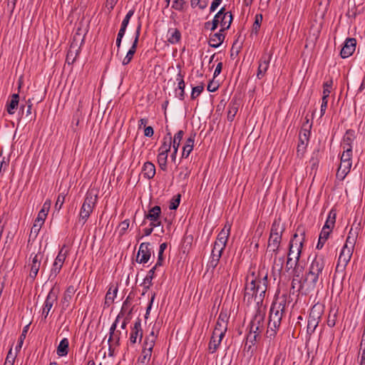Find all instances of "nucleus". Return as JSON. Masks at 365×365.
Masks as SVG:
<instances>
[{
  "label": "nucleus",
  "mask_w": 365,
  "mask_h": 365,
  "mask_svg": "<svg viewBox=\"0 0 365 365\" xmlns=\"http://www.w3.org/2000/svg\"><path fill=\"white\" fill-rule=\"evenodd\" d=\"M155 337L154 331H151V334L145 339L143 349L149 350L152 352L155 344Z\"/></svg>",
  "instance_id": "38"
},
{
  "label": "nucleus",
  "mask_w": 365,
  "mask_h": 365,
  "mask_svg": "<svg viewBox=\"0 0 365 365\" xmlns=\"http://www.w3.org/2000/svg\"><path fill=\"white\" fill-rule=\"evenodd\" d=\"M168 154L158 153V163L160 168L163 170H167V160Z\"/></svg>",
  "instance_id": "42"
},
{
  "label": "nucleus",
  "mask_w": 365,
  "mask_h": 365,
  "mask_svg": "<svg viewBox=\"0 0 365 365\" xmlns=\"http://www.w3.org/2000/svg\"><path fill=\"white\" fill-rule=\"evenodd\" d=\"M77 55V49L73 45L71 46L66 56V61L68 63H73L75 61Z\"/></svg>",
  "instance_id": "46"
},
{
  "label": "nucleus",
  "mask_w": 365,
  "mask_h": 365,
  "mask_svg": "<svg viewBox=\"0 0 365 365\" xmlns=\"http://www.w3.org/2000/svg\"><path fill=\"white\" fill-rule=\"evenodd\" d=\"M64 247L65 246L61 249L53 263L52 268L49 274V279L51 280H53L56 277L65 262L68 252L66 250L64 251Z\"/></svg>",
  "instance_id": "11"
},
{
  "label": "nucleus",
  "mask_w": 365,
  "mask_h": 365,
  "mask_svg": "<svg viewBox=\"0 0 365 365\" xmlns=\"http://www.w3.org/2000/svg\"><path fill=\"white\" fill-rule=\"evenodd\" d=\"M157 267H155V265L149 271L148 275L146 276V277L144 279V283H146V280H148V285H150L151 284V281H152V279L154 277V273H155V269H156Z\"/></svg>",
  "instance_id": "57"
},
{
  "label": "nucleus",
  "mask_w": 365,
  "mask_h": 365,
  "mask_svg": "<svg viewBox=\"0 0 365 365\" xmlns=\"http://www.w3.org/2000/svg\"><path fill=\"white\" fill-rule=\"evenodd\" d=\"M142 174L147 179H152L155 175V167L153 163L146 162L144 163Z\"/></svg>",
  "instance_id": "27"
},
{
  "label": "nucleus",
  "mask_w": 365,
  "mask_h": 365,
  "mask_svg": "<svg viewBox=\"0 0 365 365\" xmlns=\"http://www.w3.org/2000/svg\"><path fill=\"white\" fill-rule=\"evenodd\" d=\"M228 317L226 313L220 312L217 320L213 333L216 337L224 336L227 329Z\"/></svg>",
  "instance_id": "13"
},
{
  "label": "nucleus",
  "mask_w": 365,
  "mask_h": 365,
  "mask_svg": "<svg viewBox=\"0 0 365 365\" xmlns=\"http://www.w3.org/2000/svg\"><path fill=\"white\" fill-rule=\"evenodd\" d=\"M117 293H118L117 286L111 285L109 287V289L106 294V297H105V305L106 306L109 307L113 303L114 299L116 297Z\"/></svg>",
  "instance_id": "28"
},
{
  "label": "nucleus",
  "mask_w": 365,
  "mask_h": 365,
  "mask_svg": "<svg viewBox=\"0 0 365 365\" xmlns=\"http://www.w3.org/2000/svg\"><path fill=\"white\" fill-rule=\"evenodd\" d=\"M219 16H220V15H215L213 20L211 22V27H210V29L212 31H214L217 29L218 24H219Z\"/></svg>",
  "instance_id": "60"
},
{
  "label": "nucleus",
  "mask_w": 365,
  "mask_h": 365,
  "mask_svg": "<svg viewBox=\"0 0 365 365\" xmlns=\"http://www.w3.org/2000/svg\"><path fill=\"white\" fill-rule=\"evenodd\" d=\"M45 219L46 218H44V217H41L39 215L37 216V217L36 218L34 223L31 229V232L29 235V240L31 238L34 240L37 237V235L41 230V226L44 223Z\"/></svg>",
  "instance_id": "24"
},
{
  "label": "nucleus",
  "mask_w": 365,
  "mask_h": 365,
  "mask_svg": "<svg viewBox=\"0 0 365 365\" xmlns=\"http://www.w3.org/2000/svg\"><path fill=\"white\" fill-rule=\"evenodd\" d=\"M285 307V299L276 300L272 303L269 310V321L266 332L267 338L272 339L277 334L282 317L284 315Z\"/></svg>",
  "instance_id": "4"
},
{
  "label": "nucleus",
  "mask_w": 365,
  "mask_h": 365,
  "mask_svg": "<svg viewBox=\"0 0 365 365\" xmlns=\"http://www.w3.org/2000/svg\"><path fill=\"white\" fill-rule=\"evenodd\" d=\"M189 175H190V170L187 168H182V170L179 173L178 177L180 180H185L188 178Z\"/></svg>",
  "instance_id": "55"
},
{
  "label": "nucleus",
  "mask_w": 365,
  "mask_h": 365,
  "mask_svg": "<svg viewBox=\"0 0 365 365\" xmlns=\"http://www.w3.org/2000/svg\"><path fill=\"white\" fill-rule=\"evenodd\" d=\"M231 230V224L226 222L224 227L220 232L215 240V243L226 246Z\"/></svg>",
  "instance_id": "20"
},
{
  "label": "nucleus",
  "mask_w": 365,
  "mask_h": 365,
  "mask_svg": "<svg viewBox=\"0 0 365 365\" xmlns=\"http://www.w3.org/2000/svg\"><path fill=\"white\" fill-rule=\"evenodd\" d=\"M262 21V16L261 14H257L255 16V21L253 24V29L257 31L260 27L261 22Z\"/></svg>",
  "instance_id": "56"
},
{
  "label": "nucleus",
  "mask_w": 365,
  "mask_h": 365,
  "mask_svg": "<svg viewBox=\"0 0 365 365\" xmlns=\"http://www.w3.org/2000/svg\"><path fill=\"white\" fill-rule=\"evenodd\" d=\"M223 337L224 336L216 337L215 333L212 332L208 346V349L210 353H215L217 351Z\"/></svg>",
  "instance_id": "36"
},
{
  "label": "nucleus",
  "mask_w": 365,
  "mask_h": 365,
  "mask_svg": "<svg viewBox=\"0 0 365 365\" xmlns=\"http://www.w3.org/2000/svg\"><path fill=\"white\" fill-rule=\"evenodd\" d=\"M267 287V273L265 270L250 269L246 277L244 300L250 303L254 300L258 308L250 322L247 340L256 341L261 336L264 327L265 307L262 305Z\"/></svg>",
  "instance_id": "1"
},
{
  "label": "nucleus",
  "mask_w": 365,
  "mask_h": 365,
  "mask_svg": "<svg viewBox=\"0 0 365 365\" xmlns=\"http://www.w3.org/2000/svg\"><path fill=\"white\" fill-rule=\"evenodd\" d=\"M239 103L236 100H232L228 106L227 120L232 121L238 111Z\"/></svg>",
  "instance_id": "32"
},
{
  "label": "nucleus",
  "mask_w": 365,
  "mask_h": 365,
  "mask_svg": "<svg viewBox=\"0 0 365 365\" xmlns=\"http://www.w3.org/2000/svg\"><path fill=\"white\" fill-rule=\"evenodd\" d=\"M350 138H344V152L341 156V161L351 162L352 149L349 143Z\"/></svg>",
  "instance_id": "23"
},
{
  "label": "nucleus",
  "mask_w": 365,
  "mask_h": 365,
  "mask_svg": "<svg viewBox=\"0 0 365 365\" xmlns=\"http://www.w3.org/2000/svg\"><path fill=\"white\" fill-rule=\"evenodd\" d=\"M326 264L323 255H317L311 262L309 272L301 283L300 288L306 292H312L317 287L319 281L322 282V274Z\"/></svg>",
  "instance_id": "3"
},
{
  "label": "nucleus",
  "mask_w": 365,
  "mask_h": 365,
  "mask_svg": "<svg viewBox=\"0 0 365 365\" xmlns=\"http://www.w3.org/2000/svg\"><path fill=\"white\" fill-rule=\"evenodd\" d=\"M118 0H107L106 1V7L108 9V11H111L115 5L117 4Z\"/></svg>",
  "instance_id": "61"
},
{
  "label": "nucleus",
  "mask_w": 365,
  "mask_h": 365,
  "mask_svg": "<svg viewBox=\"0 0 365 365\" xmlns=\"http://www.w3.org/2000/svg\"><path fill=\"white\" fill-rule=\"evenodd\" d=\"M184 135V132L182 130H179L175 135L173 139L172 138V145L173 150L175 152H178V148L180 145L181 140L182 139Z\"/></svg>",
  "instance_id": "40"
},
{
  "label": "nucleus",
  "mask_w": 365,
  "mask_h": 365,
  "mask_svg": "<svg viewBox=\"0 0 365 365\" xmlns=\"http://www.w3.org/2000/svg\"><path fill=\"white\" fill-rule=\"evenodd\" d=\"M304 235V232H301L300 236L298 233L294 235L289 242V253L285 266L287 271L292 270L293 275L297 277L303 272V267L300 264L299 257L303 246Z\"/></svg>",
  "instance_id": "2"
},
{
  "label": "nucleus",
  "mask_w": 365,
  "mask_h": 365,
  "mask_svg": "<svg viewBox=\"0 0 365 365\" xmlns=\"http://www.w3.org/2000/svg\"><path fill=\"white\" fill-rule=\"evenodd\" d=\"M274 258V263H273V269H277L278 272H280L283 267L284 264V256L277 257L276 253Z\"/></svg>",
  "instance_id": "45"
},
{
  "label": "nucleus",
  "mask_w": 365,
  "mask_h": 365,
  "mask_svg": "<svg viewBox=\"0 0 365 365\" xmlns=\"http://www.w3.org/2000/svg\"><path fill=\"white\" fill-rule=\"evenodd\" d=\"M310 128V125L307 128L304 125L299 134V143L297 148V155L300 158L304 156L307 146L309 141Z\"/></svg>",
  "instance_id": "9"
},
{
  "label": "nucleus",
  "mask_w": 365,
  "mask_h": 365,
  "mask_svg": "<svg viewBox=\"0 0 365 365\" xmlns=\"http://www.w3.org/2000/svg\"><path fill=\"white\" fill-rule=\"evenodd\" d=\"M351 165V162L341 161L336 172V178L339 180H343L350 172Z\"/></svg>",
  "instance_id": "21"
},
{
  "label": "nucleus",
  "mask_w": 365,
  "mask_h": 365,
  "mask_svg": "<svg viewBox=\"0 0 365 365\" xmlns=\"http://www.w3.org/2000/svg\"><path fill=\"white\" fill-rule=\"evenodd\" d=\"M284 230V226L279 220H274L272 225L270 235L268 240L267 249L269 252L277 254L280 246L282 235Z\"/></svg>",
  "instance_id": "7"
},
{
  "label": "nucleus",
  "mask_w": 365,
  "mask_h": 365,
  "mask_svg": "<svg viewBox=\"0 0 365 365\" xmlns=\"http://www.w3.org/2000/svg\"><path fill=\"white\" fill-rule=\"evenodd\" d=\"M332 86V81L329 80L324 83L323 96L322 98H328L331 93Z\"/></svg>",
  "instance_id": "48"
},
{
  "label": "nucleus",
  "mask_w": 365,
  "mask_h": 365,
  "mask_svg": "<svg viewBox=\"0 0 365 365\" xmlns=\"http://www.w3.org/2000/svg\"><path fill=\"white\" fill-rule=\"evenodd\" d=\"M221 256L211 252L210 259L207 263V267L214 269L218 264Z\"/></svg>",
  "instance_id": "43"
},
{
  "label": "nucleus",
  "mask_w": 365,
  "mask_h": 365,
  "mask_svg": "<svg viewBox=\"0 0 365 365\" xmlns=\"http://www.w3.org/2000/svg\"><path fill=\"white\" fill-rule=\"evenodd\" d=\"M119 318H120V316L118 315L116 319L115 320V322H113V324L111 325V327L110 328V336H109V338H108V342L109 343L110 341V339L114 336V333L115 332V329H116V327H117V323L118 322Z\"/></svg>",
  "instance_id": "53"
},
{
  "label": "nucleus",
  "mask_w": 365,
  "mask_h": 365,
  "mask_svg": "<svg viewBox=\"0 0 365 365\" xmlns=\"http://www.w3.org/2000/svg\"><path fill=\"white\" fill-rule=\"evenodd\" d=\"M149 243H141L136 257L138 263H147L150 258L151 251L149 248Z\"/></svg>",
  "instance_id": "17"
},
{
  "label": "nucleus",
  "mask_w": 365,
  "mask_h": 365,
  "mask_svg": "<svg viewBox=\"0 0 365 365\" xmlns=\"http://www.w3.org/2000/svg\"><path fill=\"white\" fill-rule=\"evenodd\" d=\"M66 193L62 192L60 193L58 195L56 204H55V209L57 210H60L64 203L65 198H66Z\"/></svg>",
  "instance_id": "47"
},
{
  "label": "nucleus",
  "mask_w": 365,
  "mask_h": 365,
  "mask_svg": "<svg viewBox=\"0 0 365 365\" xmlns=\"http://www.w3.org/2000/svg\"><path fill=\"white\" fill-rule=\"evenodd\" d=\"M322 310L320 306L315 304L312 307L307 322V332L309 334H312L314 332L319 324L322 316Z\"/></svg>",
  "instance_id": "10"
},
{
  "label": "nucleus",
  "mask_w": 365,
  "mask_h": 365,
  "mask_svg": "<svg viewBox=\"0 0 365 365\" xmlns=\"http://www.w3.org/2000/svg\"><path fill=\"white\" fill-rule=\"evenodd\" d=\"M29 325L30 324H27L26 326H25L23 329V331H22V333L20 336V338L19 339V341H18V345L16 346V349H21L22 345H23V343H24V341L26 338V334L28 332V330H29Z\"/></svg>",
  "instance_id": "49"
},
{
  "label": "nucleus",
  "mask_w": 365,
  "mask_h": 365,
  "mask_svg": "<svg viewBox=\"0 0 365 365\" xmlns=\"http://www.w3.org/2000/svg\"><path fill=\"white\" fill-rule=\"evenodd\" d=\"M161 208L160 206H154L153 207L150 208L148 213L145 216V219L143 221V225L146 224V220L150 221V224L153 227H159L161 225Z\"/></svg>",
  "instance_id": "12"
},
{
  "label": "nucleus",
  "mask_w": 365,
  "mask_h": 365,
  "mask_svg": "<svg viewBox=\"0 0 365 365\" xmlns=\"http://www.w3.org/2000/svg\"><path fill=\"white\" fill-rule=\"evenodd\" d=\"M272 58V53H264L259 61V66L257 72V78L262 79L269 68V63Z\"/></svg>",
  "instance_id": "15"
},
{
  "label": "nucleus",
  "mask_w": 365,
  "mask_h": 365,
  "mask_svg": "<svg viewBox=\"0 0 365 365\" xmlns=\"http://www.w3.org/2000/svg\"><path fill=\"white\" fill-rule=\"evenodd\" d=\"M57 299L58 292L55 291L54 288H52L46 298L43 309L51 311L53 304L57 302Z\"/></svg>",
  "instance_id": "22"
},
{
  "label": "nucleus",
  "mask_w": 365,
  "mask_h": 365,
  "mask_svg": "<svg viewBox=\"0 0 365 365\" xmlns=\"http://www.w3.org/2000/svg\"><path fill=\"white\" fill-rule=\"evenodd\" d=\"M328 98H322V104L320 108V117H322L327 108Z\"/></svg>",
  "instance_id": "54"
},
{
  "label": "nucleus",
  "mask_w": 365,
  "mask_h": 365,
  "mask_svg": "<svg viewBox=\"0 0 365 365\" xmlns=\"http://www.w3.org/2000/svg\"><path fill=\"white\" fill-rule=\"evenodd\" d=\"M203 89L204 87L202 85L193 87L191 93V98L195 99L202 92Z\"/></svg>",
  "instance_id": "50"
},
{
  "label": "nucleus",
  "mask_w": 365,
  "mask_h": 365,
  "mask_svg": "<svg viewBox=\"0 0 365 365\" xmlns=\"http://www.w3.org/2000/svg\"><path fill=\"white\" fill-rule=\"evenodd\" d=\"M180 195H178V197L176 199H173L170 203V205H169V208L170 210H175L178 208V207L179 206V204H180Z\"/></svg>",
  "instance_id": "59"
},
{
  "label": "nucleus",
  "mask_w": 365,
  "mask_h": 365,
  "mask_svg": "<svg viewBox=\"0 0 365 365\" xmlns=\"http://www.w3.org/2000/svg\"><path fill=\"white\" fill-rule=\"evenodd\" d=\"M155 227H153L150 224L149 225V227H145V229H143V233L145 236H148L150 235L153 229L155 228Z\"/></svg>",
  "instance_id": "64"
},
{
  "label": "nucleus",
  "mask_w": 365,
  "mask_h": 365,
  "mask_svg": "<svg viewBox=\"0 0 365 365\" xmlns=\"http://www.w3.org/2000/svg\"><path fill=\"white\" fill-rule=\"evenodd\" d=\"M153 133V128L151 126H148L144 130V135L147 137H152Z\"/></svg>",
  "instance_id": "62"
},
{
  "label": "nucleus",
  "mask_w": 365,
  "mask_h": 365,
  "mask_svg": "<svg viewBox=\"0 0 365 365\" xmlns=\"http://www.w3.org/2000/svg\"><path fill=\"white\" fill-rule=\"evenodd\" d=\"M184 76L182 74L181 71H179L176 76V81H178V89L180 90V93L178 94V97L180 100L184 98L185 94V81L183 79Z\"/></svg>",
  "instance_id": "37"
},
{
  "label": "nucleus",
  "mask_w": 365,
  "mask_h": 365,
  "mask_svg": "<svg viewBox=\"0 0 365 365\" xmlns=\"http://www.w3.org/2000/svg\"><path fill=\"white\" fill-rule=\"evenodd\" d=\"M339 311L335 307H331L329 310V313L327 317V325L329 327H334L336 325L337 321Z\"/></svg>",
  "instance_id": "35"
},
{
  "label": "nucleus",
  "mask_w": 365,
  "mask_h": 365,
  "mask_svg": "<svg viewBox=\"0 0 365 365\" xmlns=\"http://www.w3.org/2000/svg\"><path fill=\"white\" fill-rule=\"evenodd\" d=\"M98 200V192L94 189L89 190L86 194L81 207L78 222L84 225L91 214L93 212V208L95 207Z\"/></svg>",
  "instance_id": "6"
},
{
  "label": "nucleus",
  "mask_w": 365,
  "mask_h": 365,
  "mask_svg": "<svg viewBox=\"0 0 365 365\" xmlns=\"http://www.w3.org/2000/svg\"><path fill=\"white\" fill-rule=\"evenodd\" d=\"M225 247L226 246H225L224 245H222L215 242L212 250V253L222 256V252L225 250Z\"/></svg>",
  "instance_id": "51"
},
{
  "label": "nucleus",
  "mask_w": 365,
  "mask_h": 365,
  "mask_svg": "<svg viewBox=\"0 0 365 365\" xmlns=\"http://www.w3.org/2000/svg\"><path fill=\"white\" fill-rule=\"evenodd\" d=\"M143 338V329L141 326V320L138 318L131 329L130 334L129 341L130 344L133 345L137 342H140Z\"/></svg>",
  "instance_id": "14"
},
{
  "label": "nucleus",
  "mask_w": 365,
  "mask_h": 365,
  "mask_svg": "<svg viewBox=\"0 0 365 365\" xmlns=\"http://www.w3.org/2000/svg\"><path fill=\"white\" fill-rule=\"evenodd\" d=\"M140 29H141V24H140L136 29L135 34V39L133 42V44L131 46L130 48L129 49V51L127 52L125 56L123 59L122 63L124 66L128 65L131 61L135 53L136 52V48H137V45L138 43Z\"/></svg>",
  "instance_id": "16"
},
{
  "label": "nucleus",
  "mask_w": 365,
  "mask_h": 365,
  "mask_svg": "<svg viewBox=\"0 0 365 365\" xmlns=\"http://www.w3.org/2000/svg\"><path fill=\"white\" fill-rule=\"evenodd\" d=\"M69 342L68 339L63 338L57 347V354L59 356H64L68 354Z\"/></svg>",
  "instance_id": "34"
},
{
  "label": "nucleus",
  "mask_w": 365,
  "mask_h": 365,
  "mask_svg": "<svg viewBox=\"0 0 365 365\" xmlns=\"http://www.w3.org/2000/svg\"><path fill=\"white\" fill-rule=\"evenodd\" d=\"M222 0H213L210 6V11H214L220 6Z\"/></svg>",
  "instance_id": "63"
},
{
  "label": "nucleus",
  "mask_w": 365,
  "mask_h": 365,
  "mask_svg": "<svg viewBox=\"0 0 365 365\" xmlns=\"http://www.w3.org/2000/svg\"><path fill=\"white\" fill-rule=\"evenodd\" d=\"M184 4V0H173L172 8L180 11L183 9Z\"/></svg>",
  "instance_id": "52"
},
{
  "label": "nucleus",
  "mask_w": 365,
  "mask_h": 365,
  "mask_svg": "<svg viewBox=\"0 0 365 365\" xmlns=\"http://www.w3.org/2000/svg\"><path fill=\"white\" fill-rule=\"evenodd\" d=\"M195 134H192L185 142L182 148V157L187 158L192 152L194 146Z\"/></svg>",
  "instance_id": "26"
},
{
  "label": "nucleus",
  "mask_w": 365,
  "mask_h": 365,
  "mask_svg": "<svg viewBox=\"0 0 365 365\" xmlns=\"http://www.w3.org/2000/svg\"><path fill=\"white\" fill-rule=\"evenodd\" d=\"M42 258L43 254L41 252H38L37 253H31L29 259L26 267L29 270V278L31 281H34L38 274L41 265Z\"/></svg>",
  "instance_id": "8"
},
{
  "label": "nucleus",
  "mask_w": 365,
  "mask_h": 365,
  "mask_svg": "<svg viewBox=\"0 0 365 365\" xmlns=\"http://www.w3.org/2000/svg\"><path fill=\"white\" fill-rule=\"evenodd\" d=\"M356 41L354 38H347L342 47L340 55L341 58H346L353 54L356 50Z\"/></svg>",
  "instance_id": "19"
},
{
  "label": "nucleus",
  "mask_w": 365,
  "mask_h": 365,
  "mask_svg": "<svg viewBox=\"0 0 365 365\" xmlns=\"http://www.w3.org/2000/svg\"><path fill=\"white\" fill-rule=\"evenodd\" d=\"M152 352L149 350L143 349L141 355L138 358V365H147L150 359Z\"/></svg>",
  "instance_id": "39"
},
{
  "label": "nucleus",
  "mask_w": 365,
  "mask_h": 365,
  "mask_svg": "<svg viewBox=\"0 0 365 365\" xmlns=\"http://www.w3.org/2000/svg\"><path fill=\"white\" fill-rule=\"evenodd\" d=\"M331 231L332 230H327V229L322 227V230L319 235V237L322 238V240H324L327 241L328 240Z\"/></svg>",
  "instance_id": "58"
},
{
  "label": "nucleus",
  "mask_w": 365,
  "mask_h": 365,
  "mask_svg": "<svg viewBox=\"0 0 365 365\" xmlns=\"http://www.w3.org/2000/svg\"><path fill=\"white\" fill-rule=\"evenodd\" d=\"M172 145V136L170 133H168L163 139V143L159 148L158 152L160 153H166L170 151Z\"/></svg>",
  "instance_id": "29"
},
{
  "label": "nucleus",
  "mask_w": 365,
  "mask_h": 365,
  "mask_svg": "<svg viewBox=\"0 0 365 365\" xmlns=\"http://www.w3.org/2000/svg\"><path fill=\"white\" fill-rule=\"evenodd\" d=\"M222 32L220 31V32L215 33L210 37L209 44L211 47L217 48L222 43L225 35Z\"/></svg>",
  "instance_id": "30"
},
{
  "label": "nucleus",
  "mask_w": 365,
  "mask_h": 365,
  "mask_svg": "<svg viewBox=\"0 0 365 365\" xmlns=\"http://www.w3.org/2000/svg\"><path fill=\"white\" fill-rule=\"evenodd\" d=\"M220 14L219 24L221 26L220 31H224L230 28L232 21V16L230 12H225L224 7H222L216 15Z\"/></svg>",
  "instance_id": "18"
},
{
  "label": "nucleus",
  "mask_w": 365,
  "mask_h": 365,
  "mask_svg": "<svg viewBox=\"0 0 365 365\" xmlns=\"http://www.w3.org/2000/svg\"><path fill=\"white\" fill-rule=\"evenodd\" d=\"M357 236L358 232L356 229L354 230L351 227L339 254L336 267V272H344L345 270L353 255Z\"/></svg>",
  "instance_id": "5"
},
{
  "label": "nucleus",
  "mask_w": 365,
  "mask_h": 365,
  "mask_svg": "<svg viewBox=\"0 0 365 365\" xmlns=\"http://www.w3.org/2000/svg\"><path fill=\"white\" fill-rule=\"evenodd\" d=\"M51 202L50 200H47L43 203L41 210L39 211L38 215L41 217L46 218L49 209L51 207Z\"/></svg>",
  "instance_id": "44"
},
{
  "label": "nucleus",
  "mask_w": 365,
  "mask_h": 365,
  "mask_svg": "<svg viewBox=\"0 0 365 365\" xmlns=\"http://www.w3.org/2000/svg\"><path fill=\"white\" fill-rule=\"evenodd\" d=\"M19 101V96L17 93H14L11 95V99L8 101L6 105V110L9 114L12 115L16 112V110L18 108Z\"/></svg>",
  "instance_id": "25"
},
{
  "label": "nucleus",
  "mask_w": 365,
  "mask_h": 365,
  "mask_svg": "<svg viewBox=\"0 0 365 365\" xmlns=\"http://www.w3.org/2000/svg\"><path fill=\"white\" fill-rule=\"evenodd\" d=\"M335 219H336L335 213H334L333 211H330L328 215L327 219L325 222V224L323 226V228L332 230V229L335 225Z\"/></svg>",
  "instance_id": "41"
},
{
  "label": "nucleus",
  "mask_w": 365,
  "mask_h": 365,
  "mask_svg": "<svg viewBox=\"0 0 365 365\" xmlns=\"http://www.w3.org/2000/svg\"><path fill=\"white\" fill-rule=\"evenodd\" d=\"M76 291V289L73 285H70L67 287V289L63 294V297L62 298V300H61L63 306H65L66 307L68 306L69 302H70L71 299H72L73 294H75Z\"/></svg>",
  "instance_id": "31"
},
{
  "label": "nucleus",
  "mask_w": 365,
  "mask_h": 365,
  "mask_svg": "<svg viewBox=\"0 0 365 365\" xmlns=\"http://www.w3.org/2000/svg\"><path fill=\"white\" fill-rule=\"evenodd\" d=\"M168 41L171 43H176L180 41L181 34L176 28L170 29L168 31Z\"/></svg>",
  "instance_id": "33"
}]
</instances>
